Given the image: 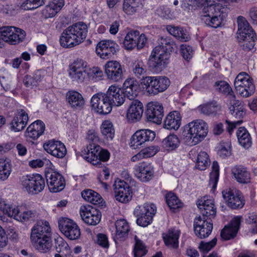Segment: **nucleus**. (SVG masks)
<instances>
[{
  "label": "nucleus",
  "instance_id": "f257e3e1",
  "mask_svg": "<svg viewBox=\"0 0 257 257\" xmlns=\"http://www.w3.org/2000/svg\"><path fill=\"white\" fill-rule=\"evenodd\" d=\"M196 5L204 6L202 9L201 20L207 26L217 28L220 27L225 18V5L223 0H193Z\"/></svg>",
  "mask_w": 257,
  "mask_h": 257
},
{
  "label": "nucleus",
  "instance_id": "f03ea898",
  "mask_svg": "<svg viewBox=\"0 0 257 257\" xmlns=\"http://www.w3.org/2000/svg\"><path fill=\"white\" fill-rule=\"evenodd\" d=\"M31 239L41 252L49 250L52 246V239L49 222L45 220L38 221L31 229Z\"/></svg>",
  "mask_w": 257,
  "mask_h": 257
},
{
  "label": "nucleus",
  "instance_id": "7ed1b4c3",
  "mask_svg": "<svg viewBox=\"0 0 257 257\" xmlns=\"http://www.w3.org/2000/svg\"><path fill=\"white\" fill-rule=\"evenodd\" d=\"M88 27L79 22L67 27L60 38L61 46L64 48H73L83 42L87 36Z\"/></svg>",
  "mask_w": 257,
  "mask_h": 257
},
{
  "label": "nucleus",
  "instance_id": "20e7f679",
  "mask_svg": "<svg viewBox=\"0 0 257 257\" xmlns=\"http://www.w3.org/2000/svg\"><path fill=\"white\" fill-rule=\"evenodd\" d=\"M185 138L191 146L195 145L207 136L208 133L207 123L202 119H196L185 126Z\"/></svg>",
  "mask_w": 257,
  "mask_h": 257
},
{
  "label": "nucleus",
  "instance_id": "39448f33",
  "mask_svg": "<svg viewBox=\"0 0 257 257\" xmlns=\"http://www.w3.org/2000/svg\"><path fill=\"white\" fill-rule=\"evenodd\" d=\"M81 157L94 166L101 167V162H106L109 158V153L102 149L98 144H88L81 152Z\"/></svg>",
  "mask_w": 257,
  "mask_h": 257
},
{
  "label": "nucleus",
  "instance_id": "423d86ee",
  "mask_svg": "<svg viewBox=\"0 0 257 257\" xmlns=\"http://www.w3.org/2000/svg\"><path fill=\"white\" fill-rule=\"evenodd\" d=\"M20 182L22 189L31 195L38 194L45 187L44 178L39 174H33L22 176Z\"/></svg>",
  "mask_w": 257,
  "mask_h": 257
},
{
  "label": "nucleus",
  "instance_id": "0eeeda50",
  "mask_svg": "<svg viewBox=\"0 0 257 257\" xmlns=\"http://www.w3.org/2000/svg\"><path fill=\"white\" fill-rule=\"evenodd\" d=\"M170 83L169 79L166 76H143L142 79V84L146 86L147 92L150 95L164 92Z\"/></svg>",
  "mask_w": 257,
  "mask_h": 257
},
{
  "label": "nucleus",
  "instance_id": "6e6552de",
  "mask_svg": "<svg viewBox=\"0 0 257 257\" xmlns=\"http://www.w3.org/2000/svg\"><path fill=\"white\" fill-rule=\"evenodd\" d=\"M25 32L14 27H0V48L4 42L11 45H16L22 42L25 38Z\"/></svg>",
  "mask_w": 257,
  "mask_h": 257
},
{
  "label": "nucleus",
  "instance_id": "1a4fd4ad",
  "mask_svg": "<svg viewBox=\"0 0 257 257\" xmlns=\"http://www.w3.org/2000/svg\"><path fill=\"white\" fill-rule=\"evenodd\" d=\"M0 208L8 214L9 217L20 222H26L34 219L36 216V211L29 209L24 210L22 207L12 206L4 202L0 203Z\"/></svg>",
  "mask_w": 257,
  "mask_h": 257
},
{
  "label": "nucleus",
  "instance_id": "9d476101",
  "mask_svg": "<svg viewBox=\"0 0 257 257\" xmlns=\"http://www.w3.org/2000/svg\"><path fill=\"white\" fill-rule=\"evenodd\" d=\"M234 84L236 90L242 97H248L255 91L253 80L246 72L239 73L234 80Z\"/></svg>",
  "mask_w": 257,
  "mask_h": 257
},
{
  "label": "nucleus",
  "instance_id": "9b49d317",
  "mask_svg": "<svg viewBox=\"0 0 257 257\" xmlns=\"http://www.w3.org/2000/svg\"><path fill=\"white\" fill-rule=\"evenodd\" d=\"M156 212V207L152 203H146L135 208L134 214L137 217L138 225L146 227L152 222L153 217Z\"/></svg>",
  "mask_w": 257,
  "mask_h": 257
},
{
  "label": "nucleus",
  "instance_id": "f8f14e48",
  "mask_svg": "<svg viewBox=\"0 0 257 257\" xmlns=\"http://www.w3.org/2000/svg\"><path fill=\"white\" fill-rule=\"evenodd\" d=\"M160 47H155L149 57V66L155 72L162 71L169 63L170 54L159 50Z\"/></svg>",
  "mask_w": 257,
  "mask_h": 257
},
{
  "label": "nucleus",
  "instance_id": "ddd939ff",
  "mask_svg": "<svg viewBox=\"0 0 257 257\" xmlns=\"http://www.w3.org/2000/svg\"><path fill=\"white\" fill-rule=\"evenodd\" d=\"M87 63L82 59L75 60L70 65L69 76L73 81L82 83L89 76Z\"/></svg>",
  "mask_w": 257,
  "mask_h": 257
},
{
  "label": "nucleus",
  "instance_id": "4468645a",
  "mask_svg": "<svg viewBox=\"0 0 257 257\" xmlns=\"http://www.w3.org/2000/svg\"><path fill=\"white\" fill-rule=\"evenodd\" d=\"M58 226L60 231L68 239L76 240L80 236V229L73 220L66 217L58 220Z\"/></svg>",
  "mask_w": 257,
  "mask_h": 257
},
{
  "label": "nucleus",
  "instance_id": "2eb2a0df",
  "mask_svg": "<svg viewBox=\"0 0 257 257\" xmlns=\"http://www.w3.org/2000/svg\"><path fill=\"white\" fill-rule=\"evenodd\" d=\"M147 41V38L143 33L140 34L137 30L129 31L123 40V45L127 50H132L137 47L138 50L144 47Z\"/></svg>",
  "mask_w": 257,
  "mask_h": 257
},
{
  "label": "nucleus",
  "instance_id": "dca6fc26",
  "mask_svg": "<svg viewBox=\"0 0 257 257\" xmlns=\"http://www.w3.org/2000/svg\"><path fill=\"white\" fill-rule=\"evenodd\" d=\"M109 101L105 93H96L91 99L92 109L100 114H107L112 110Z\"/></svg>",
  "mask_w": 257,
  "mask_h": 257
},
{
  "label": "nucleus",
  "instance_id": "f3484780",
  "mask_svg": "<svg viewBox=\"0 0 257 257\" xmlns=\"http://www.w3.org/2000/svg\"><path fill=\"white\" fill-rule=\"evenodd\" d=\"M222 194L227 205L232 209L241 208L245 204L242 195L239 190L228 188L223 190Z\"/></svg>",
  "mask_w": 257,
  "mask_h": 257
},
{
  "label": "nucleus",
  "instance_id": "a211bd4d",
  "mask_svg": "<svg viewBox=\"0 0 257 257\" xmlns=\"http://www.w3.org/2000/svg\"><path fill=\"white\" fill-rule=\"evenodd\" d=\"M113 187L116 200L126 203L131 200L132 190L130 185L124 181L117 179L114 181Z\"/></svg>",
  "mask_w": 257,
  "mask_h": 257
},
{
  "label": "nucleus",
  "instance_id": "6ab92c4d",
  "mask_svg": "<svg viewBox=\"0 0 257 257\" xmlns=\"http://www.w3.org/2000/svg\"><path fill=\"white\" fill-rule=\"evenodd\" d=\"M118 45L113 41L103 40L100 41L96 47V53L102 59L111 58L118 50Z\"/></svg>",
  "mask_w": 257,
  "mask_h": 257
},
{
  "label": "nucleus",
  "instance_id": "aec40b11",
  "mask_svg": "<svg viewBox=\"0 0 257 257\" xmlns=\"http://www.w3.org/2000/svg\"><path fill=\"white\" fill-rule=\"evenodd\" d=\"M194 231L200 238H204L209 236L213 229L211 220L208 218H202L199 216L196 217L193 222Z\"/></svg>",
  "mask_w": 257,
  "mask_h": 257
},
{
  "label": "nucleus",
  "instance_id": "412c9836",
  "mask_svg": "<svg viewBox=\"0 0 257 257\" xmlns=\"http://www.w3.org/2000/svg\"><path fill=\"white\" fill-rule=\"evenodd\" d=\"M156 136L155 132L149 129L140 130L136 132L130 140V147L136 149L147 142L152 141Z\"/></svg>",
  "mask_w": 257,
  "mask_h": 257
},
{
  "label": "nucleus",
  "instance_id": "4be33fe9",
  "mask_svg": "<svg viewBox=\"0 0 257 257\" xmlns=\"http://www.w3.org/2000/svg\"><path fill=\"white\" fill-rule=\"evenodd\" d=\"M45 177L51 192H60L64 188L65 181L61 174L51 170L45 173Z\"/></svg>",
  "mask_w": 257,
  "mask_h": 257
},
{
  "label": "nucleus",
  "instance_id": "5701e85b",
  "mask_svg": "<svg viewBox=\"0 0 257 257\" xmlns=\"http://www.w3.org/2000/svg\"><path fill=\"white\" fill-rule=\"evenodd\" d=\"M107 78L113 82L120 81L123 78V71L121 64L116 61H109L104 66Z\"/></svg>",
  "mask_w": 257,
  "mask_h": 257
},
{
  "label": "nucleus",
  "instance_id": "b1692460",
  "mask_svg": "<svg viewBox=\"0 0 257 257\" xmlns=\"http://www.w3.org/2000/svg\"><path fill=\"white\" fill-rule=\"evenodd\" d=\"M80 214L84 222L90 225L97 224L101 217L100 211L89 205L82 206L80 210Z\"/></svg>",
  "mask_w": 257,
  "mask_h": 257
},
{
  "label": "nucleus",
  "instance_id": "393cba45",
  "mask_svg": "<svg viewBox=\"0 0 257 257\" xmlns=\"http://www.w3.org/2000/svg\"><path fill=\"white\" fill-rule=\"evenodd\" d=\"M145 113L148 121L160 124L164 116L163 105L157 102H149Z\"/></svg>",
  "mask_w": 257,
  "mask_h": 257
},
{
  "label": "nucleus",
  "instance_id": "a878e982",
  "mask_svg": "<svg viewBox=\"0 0 257 257\" xmlns=\"http://www.w3.org/2000/svg\"><path fill=\"white\" fill-rule=\"evenodd\" d=\"M43 148L48 153L57 158H63L67 153L64 144L59 141L54 139L45 143Z\"/></svg>",
  "mask_w": 257,
  "mask_h": 257
},
{
  "label": "nucleus",
  "instance_id": "bb28decb",
  "mask_svg": "<svg viewBox=\"0 0 257 257\" xmlns=\"http://www.w3.org/2000/svg\"><path fill=\"white\" fill-rule=\"evenodd\" d=\"M134 169L135 176L142 182H148L154 176V168L150 163H140L135 165Z\"/></svg>",
  "mask_w": 257,
  "mask_h": 257
},
{
  "label": "nucleus",
  "instance_id": "cd10ccee",
  "mask_svg": "<svg viewBox=\"0 0 257 257\" xmlns=\"http://www.w3.org/2000/svg\"><path fill=\"white\" fill-rule=\"evenodd\" d=\"M197 205L202 214V218H208L211 220V218L214 216L216 213L214 200L208 198L207 196H204L199 200L197 202Z\"/></svg>",
  "mask_w": 257,
  "mask_h": 257
},
{
  "label": "nucleus",
  "instance_id": "c85d7f7f",
  "mask_svg": "<svg viewBox=\"0 0 257 257\" xmlns=\"http://www.w3.org/2000/svg\"><path fill=\"white\" fill-rule=\"evenodd\" d=\"M111 106H119L125 101L126 95L123 91L118 86L111 85L105 93Z\"/></svg>",
  "mask_w": 257,
  "mask_h": 257
},
{
  "label": "nucleus",
  "instance_id": "c756f323",
  "mask_svg": "<svg viewBox=\"0 0 257 257\" xmlns=\"http://www.w3.org/2000/svg\"><path fill=\"white\" fill-rule=\"evenodd\" d=\"M238 24V38L239 40L254 39L256 34L243 17L239 16L237 20Z\"/></svg>",
  "mask_w": 257,
  "mask_h": 257
},
{
  "label": "nucleus",
  "instance_id": "7c9ffc66",
  "mask_svg": "<svg viewBox=\"0 0 257 257\" xmlns=\"http://www.w3.org/2000/svg\"><path fill=\"white\" fill-rule=\"evenodd\" d=\"M241 217L237 216L232 218L230 223L225 226L220 235L224 240H229L234 237L240 227Z\"/></svg>",
  "mask_w": 257,
  "mask_h": 257
},
{
  "label": "nucleus",
  "instance_id": "2f4dec72",
  "mask_svg": "<svg viewBox=\"0 0 257 257\" xmlns=\"http://www.w3.org/2000/svg\"><path fill=\"white\" fill-rule=\"evenodd\" d=\"M140 85L134 78H127L123 82L122 90L126 96L130 100H134L140 91Z\"/></svg>",
  "mask_w": 257,
  "mask_h": 257
},
{
  "label": "nucleus",
  "instance_id": "473e14b6",
  "mask_svg": "<svg viewBox=\"0 0 257 257\" xmlns=\"http://www.w3.org/2000/svg\"><path fill=\"white\" fill-rule=\"evenodd\" d=\"M231 174L238 183L247 184L250 182L251 174L247 168L242 165H236L232 168Z\"/></svg>",
  "mask_w": 257,
  "mask_h": 257
},
{
  "label": "nucleus",
  "instance_id": "72a5a7b5",
  "mask_svg": "<svg viewBox=\"0 0 257 257\" xmlns=\"http://www.w3.org/2000/svg\"><path fill=\"white\" fill-rule=\"evenodd\" d=\"M45 129L44 123L41 120H37L28 127L25 136L28 140H36L43 134Z\"/></svg>",
  "mask_w": 257,
  "mask_h": 257
},
{
  "label": "nucleus",
  "instance_id": "f704fd0d",
  "mask_svg": "<svg viewBox=\"0 0 257 257\" xmlns=\"http://www.w3.org/2000/svg\"><path fill=\"white\" fill-rule=\"evenodd\" d=\"M28 120V114L24 109L18 110L11 123V129L15 132L23 130Z\"/></svg>",
  "mask_w": 257,
  "mask_h": 257
},
{
  "label": "nucleus",
  "instance_id": "c9c22d12",
  "mask_svg": "<svg viewBox=\"0 0 257 257\" xmlns=\"http://www.w3.org/2000/svg\"><path fill=\"white\" fill-rule=\"evenodd\" d=\"M143 111V103L137 99H134L127 110V118L133 122H137L142 117Z\"/></svg>",
  "mask_w": 257,
  "mask_h": 257
},
{
  "label": "nucleus",
  "instance_id": "e433bc0d",
  "mask_svg": "<svg viewBox=\"0 0 257 257\" xmlns=\"http://www.w3.org/2000/svg\"><path fill=\"white\" fill-rule=\"evenodd\" d=\"M181 116L178 111L169 113L165 118L164 122V128L169 130H178L181 124Z\"/></svg>",
  "mask_w": 257,
  "mask_h": 257
},
{
  "label": "nucleus",
  "instance_id": "4c0bfd02",
  "mask_svg": "<svg viewBox=\"0 0 257 257\" xmlns=\"http://www.w3.org/2000/svg\"><path fill=\"white\" fill-rule=\"evenodd\" d=\"M180 231L174 228H171L166 233L163 234L165 244L169 247L177 248L179 246V238Z\"/></svg>",
  "mask_w": 257,
  "mask_h": 257
},
{
  "label": "nucleus",
  "instance_id": "58836bf2",
  "mask_svg": "<svg viewBox=\"0 0 257 257\" xmlns=\"http://www.w3.org/2000/svg\"><path fill=\"white\" fill-rule=\"evenodd\" d=\"M64 6V0H53L46 6L42 13L46 18L54 17Z\"/></svg>",
  "mask_w": 257,
  "mask_h": 257
},
{
  "label": "nucleus",
  "instance_id": "ea45409f",
  "mask_svg": "<svg viewBox=\"0 0 257 257\" xmlns=\"http://www.w3.org/2000/svg\"><path fill=\"white\" fill-rule=\"evenodd\" d=\"M116 234L114 240L116 239L123 240L128 235L130 226L126 220L121 219L117 220L115 223Z\"/></svg>",
  "mask_w": 257,
  "mask_h": 257
},
{
  "label": "nucleus",
  "instance_id": "a19ab883",
  "mask_svg": "<svg viewBox=\"0 0 257 257\" xmlns=\"http://www.w3.org/2000/svg\"><path fill=\"white\" fill-rule=\"evenodd\" d=\"M66 98L73 108H80L84 105L85 101L82 95L77 91H68L66 94Z\"/></svg>",
  "mask_w": 257,
  "mask_h": 257
},
{
  "label": "nucleus",
  "instance_id": "79ce46f5",
  "mask_svg": "<svg viewBox=\"0 0 257 257\" xmlns=\"http://www.w3.org/2000/svg\"><path fill=\"white\" fill-rule=\"evenodd\" d=\"M166 30L169 34L181 41L186 42L190 39L187 31L182 27L167 25Z\"/></svg>",
  "mask_w": 257,
  "mask_h": 257
},
{
  "label": "nucleus",
  "instance_id": "37998d69",
  "mask_svg": "<svg viewBox=\"0 0 257 257\" xmlns=\"http://www.w3.org/2000/svg\"><path fill=\"white\" fill-rule=\"evenodd\" d=\"M160 151V147L158 146H151L142 149L139 153L134 156L132 160L134 162L144 158H148L154 156Z\"/></svg>",
  "mask_w": 257,
  "mask_h": 257
},
{
  "label": "nucleus",
  "instance_id": "c03bdc74",
  "mask_svg": "<svg viewBox=\"0 0 257 257\" xmlns=\"http://www.w3.org/2000/svg\"><path fill=\"white\" fill-rule=\"evenodd\" d=\"M229 103L231 105L229 110L231 115L236 118H242L245 114V112L243 110V106L241 105V102L235 99V95H232Z\"/></svg>",
  "mask_w": 257,
  "mask_h": 257
},
{
  "label": "nucleus",
  "instance_id": "a18cd8bd",
  "mask_svg": "<svg viewBox=\"0 0 257 257\" xmlns=\"http://www.w3.org/2000/svg\"><path fill=\"white\" fill-rule=\"evenodd\" d=\"M236 136L239 144L244 148L251 145V139L248 131L244 127H240L236 132Z\"/></svg>",
  "mask_w": 257,
  "mask_h": 257
},
{
  "label": "nucleus",
  "instance_id": "49530a36",
  "mask_svg": "<svg viewBox=\"0 0 257 257\" xmlns=\"http://www.w3.org/2000/svg\"><path fill=\"white\" fill-rule=\"evenodd\" d=\"M162 144L164 149L170 151L176 150L179 146L180 141L177 135L170 134L163 139Z\"/></svg>",
  "mask_w": 257,
  "mask_h": 257
},
{
  "label": "nucleus",
  "instance_id": "de8ad7c7",
  "mask_svg": "<svg viewBox=\"0 0 257 257\" xmlns=\"http://www.w3.org/2000/svg\"><path fill=\"white\" fill-rule=\"evenodd\" d=\"M100 131L104 138L107 141H111L115 136V130L112 123L108 120L103 121L100 126Z\"/></svg>",
  "mask_w": 257,
  "mask_h": 257
},
{
  "label": "nucleus",
  "instance_id": "09e8293b",
  "mask_svg": "<svg viewBox=\"0 0 257 257\" xmlns=\"http://www.w3.org/2000/svg\"><path fill=\"white\" fill-rule=\"evenodd\" d=\"M81 196L85 201L94 205L100 204L103 201L101 196L92 190H83L81 192Z\"/></svg>",
  "mask_w": 257,
  "mask_h": 257
},
{
  "label": "nucleus",
  "instance_id": "8fccbe9b",
  "mask_svg": "<svg viewBox=\"0 0 257 257\" xmlns=\"http://www.w3.org/2000/svg\"><path fill=\"white\" fill-rule=\"evenodd\" d=\"M220 108V106L217 102L215 101L200 105L198 107V109L200 113L206 115L216 114L217 111L219 110Z\"/></svg>",
  "mask_w": 257,
  "mask_h": 257
},
{
  "label": "nucleus",
  "instance_id": "3c124183",
  "mask_svg": "<svg viewBox=\"0 0 257 257\" xmlns=\"http://www.w3.org/2000/svg\"><path fill=\"white\" fill-rule=\"evenodd\" d=\"M158 41L159 45L156 47H160L159 50L164 51V52L168 54H170L173 50L174 43L170 37H161Z\"/></svg>",
  "mask_w": 257,
  "mask_h": 257
},
{
  "label": "nucleus",
  "instance_id": "603ef678",
  "mask_svg": "<svg viewBox=\"0 0 257 257\" xmlns=\"http://www.w3.org/2000/svg\"><path fill=\"white\" fill-rule=\"evenodd\" d=\"M12 172L11 164L6 160L0 159V181L6 180Z\"/></svg>",
  "mask_w": 257,
  "mask_h": 257
},
{
  "label": "nucleus",
  "instance_id": "864d4df0",
  "mask_svg": "<svg viewBox=\"0 0 257 257\" xmlns=\"http://www.w3.org/2000/svg\"><path fill=\"white\" fill-rule=\"evenodd\" d=\"M214 86L217 91L225 95H227L230 99V100L231 99V96L234 95L232 88L226 81H216Z\"/></svg>",
  "mask_w": 257,
  "mask_h": 257
},
{
  "label": "nucleus",
  "instance_id": "5fc2aeb1",
  "mask_svg": "<svg viewBox=\"0 0 257 257\" xmlns=\"http://www.w3.org/2000/svg\"><path fill=\"white\" fill-rule=\"evenodd\" d=\"M56 251L62 255H68L70 253V248L65 240L62 237H59L55 239Z\"/></svg>",
  "mask_w": 257,
  "mask_h": 257
},
{
  "label": "nucleus",
  "instance_id": "6e6d98bb",
  "mask_svg": "<svg viewBox=\"0 0 257 257\" xmlns=\"http://www.w3.org/2000/svg\"><path fill=\"white\" fill-rule=\"evenodd\" d=\"M209 156L205 152H200L197 157L196 167L200 170H204L210 165Z\"/></svg>",
  "mask_w": 257,
  "mask_h": 257
},
{
  "label": "nucleus",
  "instance_id": "4d7b16f0",
  "mask_svg": "<svg viewBox=\"0 0 257 257\" xmlns=\"http://www.w3.org/2000/svg\"><path fill=\"white\" fill-rule=\"evenodd\" d=\"M135 244L133 251L134 257H142L145 255L147 252L145 244L136 235L135 236Z\"/></svg>",
  "mask_w": 257,
  "mask_h": 257
},
{
  "label": "nucleus",
  "instance_id": "13d9d810",
  "mask_svg": "<svg viewBox=\"0 0 257 257\" xmlns=\"http://www.w3.org/2000/svg\"><path fill=\"white\" fill-rule=\"evenodd\" d=\"M212 171L210 174L209 184L215 188L218 180L219 166L217 161H214L212 165Z\"/></svg>",
  "mask_w": 257,
  "mask_h": 257
},
{
  "label": "nucleus",
  "instance_id": "bf43d9fd",
  "mask_svg": "<svg viewBox=\"0 0 257 257\" xmlns=\"http://www.w3.org/2000/svg\"><path fill=\"white\" fill-rule=\"evenodd\" d=\"M166 201L171 209H176L181 206L180 201L173 193L170 192L166 194Z\"/></svg>",
  "mask_w": 257,
  "mask_h": 257
},
{
  "label": "nucleus",
  "instance_id": "052dcab7",
  "mask_svg": "<svg viewBox=\"0 0 257 257\" xmlns=\"http://www.w3.org/2000/svg\"><path fill=\"white\" fill-rule=\"evenodd\" d=\"M133 71L137 77H140L146 74L147 67L142 61H136L133 65Z\"/></svg>",
  "mask_w": 257,
  "mask_h": 257
},
{
  "label": "nucleus",
  "instance_id": "680f3d73",
  "mask_svg": "<svg viewBox=\"0 0 257 257\" xmlns=\"http://www.w3.org/2000/svg\"><path fill=\"white\" fill-rule=\"evenodd\" d=\"M245 222L250 225V232L257 234V214L254 213H248L246 216Z\"/></svg>",
  "mask_w": 257,
  "mask_h": 257
},
{
  "label": "nucleus",
  "instance_id": "e2e57ef3",
  "mask_svg": "<svg viewBox=\"0 0 257 257\" xmlns=\"http://www.w3.org/2000/svg\"><path fill=\"white\" fill-rule=\"evenodd\" d=\"M45 0H25L22 8L25 10H31L38 8L44 4Z\"/></svg>",
  "mask_w": 257,
  "mask_h": 257
},
{
  "label": "nucleus",
  "instance_id": "0e129e2a",
  "mask_svg": "<svg viewBox=\"0 0 257 257\" xmlns=\"http://www.w3.org/2000/svg\"><path fill=\"white\" fill-rule=\"evenodd\" d=\"M217 154L222 158H225L231 155V147L226 143L220 144L217 151Z\"/></svg>",
  "mask_w": 257,
  "mask_h": 257
},
{
  "label": "nucleus",
  "instance_id": "69168bd1",
  "mask_svg": "<svg viewBox=\"0 0 257 257\" xmlns=\"http://www.w3.org/2000/svg\"><path fill=\"white\" fill-rule=\"evenodd\" d=\"M86 139L88 144H97L99 141L98 134L94 129L89 130L86 133Z\"/></svg>",
  "mask_w": 257,
  "mask_h": 257
},
{
  "label": "nucleus",
  "instance_id": "338daca9",
  "mask_svg": "<svg viewBox=\"0 0 257 257\" xmlns=\"http://www.w3.org/2000/svg\"><path fill=\"white\" fill-rule=\"evenodd\" d=\"M181 54L184 59L189 60L192 58L193 55V50L192 47L186 44L180 46Z\"/></svg>",
  "mask_w": 257,
  "mask_h": 257
},
{
  "label": "nucleus",
  "instance_id": "774afa93",
  "mask_svg": "<svg viewBox=\"0 0 257 257\" xmlns=\"http://www.w3.org/2000/svg\"><path fill=\"white\" fill-rule=\"evenodd\" d=\"M216 242V238H214L211 241L208 242L201 241L199 244V248L201 251L207 252L215 245Z\"/></svg>",
  "mask_w": 257,
  "mask_h": 257
}]
</instances>
